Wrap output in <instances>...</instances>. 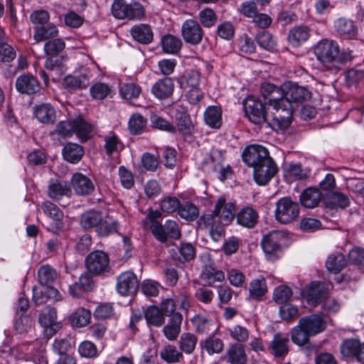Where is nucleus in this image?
Instances as JSON below:
<instances>
[{
	"label": "nucleus",
	"instance_id": "1",
	"mask_svg": "<svg viewBox=\"0 0 364 364\" xmlns=\"http://www.w3.org/2000/svg\"><path fill=\"white\" fill-rule=\"evenodd\" d=\"M262 96L268 100L269 107L279 112L283 119V127H288L291 122L294 111L300 105L311 97V92L304 86L292 82H286L278 87L264 82L260 86Z\"/></svg>",
	"mask_w": 364,
	"mask_h": 364
},
{
	"label": "nucleus",
	"instance_id": "2",
	"mask_svg": "<svg viewBox=\"0 0 364 364\" xmlns=\"http://www.w3.org/2000/svg\"><path fill=\"white\" fill-rule=\"evenodd\" d=\"M263 103L260 99L248 96L243 102V107L245 116L250 122L255 124L263 125L272 127L273 129H284L283 127V119L277 117H282L279 112L272 109L268 104V100L264 98Z\"/></svg>",
	"mask_w": 364,
	"mask_h": 364
},
{
	"label": "nucleus",
	"instance_id": "3",
	"mask_svg": "<svg viewBox=\"0 0 364 364\" xmlns=\"http://www.w3.org/2000/svg\"><path fill=\"white\" fill-rule=\"evenodd\" d=\"M317 60L328 70L338 71L342 65L352 60L353 56L349 49L340 50L338 43L333 40L324 39L314 48Z\"/></svg>",
	"mask_w": 364,
	"mask_h": 364
},
{
	"label": "nucleus",
	"instance_id": "4",
	"mask_svg": "<svg viewBox=\"0 0 364 364\" xmlns=\"http://www.w3.org/2000/svg\"><path fill=\"white\" fill-rule=\"evenodd\" d=\"M326 328L325 319L319 314H311L301 317L298 324L291 331L294 343L303 346L307 344L311 336H316Z\"/></svg>",
	"mask_w": 364,
	"mask_h": 364
},
{
	"label": "nucleus",
	"instance_id": "5",
	"mask_svg": "<svg viewBox=\"0 0 364 364\" xmlns=\"http://www.w3.org/2000/svg\"><path fill=\"white\" fill-rule=\"evenodd\" d=\"M79 225L84 230H95L100 237H107L117 232L119 224L109 216L104 217L101 211L92 209L82 213Z\"/></svg>",
	"mask_w": 364,
	"mask_h": 364
},
{
	"label": "nucleus",
	"instance_id": "6",
	"mask_svg": "<svg viewBox=\"0 0 364 364\" xmlns=\"http://www.w3.org/2000/svg\"><path fill=\"white\" fill-rule=\"evenodd\" d=\"M213 215L214 222L210 229L211 237L216 242L224 239L223 250L225 255H228V241L225 239V228L224 225L218 223L216 220L218 218V220L228 221V207L225 197H221L218 200Z\"/></svg>",
	"mask_w": 364,
	"mask_h": 364
},
{
	"label": "nucleus",
	"instance_id": "7",
	"mask_svg": "<svg viewBox=\"0 0 364 364\" xmlns=\"http://www.w3.org/2000/svg\"><path fill=\"white\" fill-rule=\"evenodd\" d=\"M299 212V204L290 197L281 198L275 203L274 218L280 224L287 225L296 220Z\"/></svg>",
	"mask_w": 364,
	"mask_h": 364
},
{
	"label": "nucleus",
	"instance_id": "8",
	"mask_svg": "<svg viewBox=\"0 0 364 364\" xmlns=\"http://www.w3.org/2000/svg\"><path fill=\"white\" fill-rule=\"evenodd\" d=\"M284 239V232L279 230H272L263 235L261 247L268 260L275 261L280 257L281 243Z\"/></svg>",
	"mask_w": 364,
	"mask_h": 364
},
{
	"label": "nucleus",
	"instance_id": "9",
	"mask_svg": "<svg viewBox=\"0 0 364 364\" xmlns=\"http://www.w3.org/2000/svg\"><path fill=\"white\" fill-rule=\"evenodd\" d=\"M242 158L245 164L253 171L271 158L268 149L259 144L247 146L242 153Z\"/></svg>",
	"mask_w": 364,
	"mask_h": 364
},
{
	"label": "nucleus",
	"instance_id": "10",
	"mask_svg": "<svg viewBox=\"0 0 364 364\" xmlns=\"http://www.w3.org/2000/svg\"><path fill=\"white\" fill-rule=\"evenodd\" d=\"M85 265L88 272L95 275L104 274L110 269L109 257L101 250L90 252L85 258Z\"/></svg>",
	"mask_w": 364,
	"mask_h": 364
},
{
	"label": "nucleus",
	"instance_id": "11",
	"mask_svg": "<svg viewBox=\"0 0 364 364\" xmlns=\"http://www.w3.org/2000/svg\"><path fill=\"white\" fill-rule=\"evenodd\" d=\"M236 218L237 223L247 228H253L258 221L257 212L250 207H245L235 215V203H229V221Z\"/></svg>",
	"mask_w": 364,
	"mask_h": 364
},
{
	"label": "nucleus",
	"instance_id": "12",
	"mask_svg": "<svg viewBox=\"0 0 364 364\" xmlns=\"http://www.w3.org/2000/svg\"><path fill=\"white\" fill-rule=\"evenodd\" d=\"M181 35L186 43L197 46L201 43L204 33L197 21L187 19L181 26Z\"/></svg>",
	"mask_w": 364,
	"mask_h": 364
},
{
	"label": "nucleus",
	"instance_id": "13",
	"mask_svg": "<svg viewBox=\"0 0 364 364\" xmlns=\"http://www.w3.org/2000/svg\"><path fill=\"white\" fill-rule=\"evenodd\" d=\"M200 80V73L195 70H190L179 80L181 87L188 90L190 92V97L195 102L200 101L203 97L198 90Z\"/></svg>",
	"mask_w": 364,
	"mask_h": 364
},
{
	"label": "nucleus",
	"instance_id": "14",
	"mask_svg": "<svg viewBox=\"0 0 364 364\" xmlns=\"http://www.w3.org/2000/svg\"><path fill=\"white\" fill-rule=\"evenodd\" d=\"M278 168L271 157L253 171L255 182L259 186L266 185L277 173Z\"/></svg>",
	"mask_w": 364,
	"mask_h": 364
},
{
	"label": "nucleus",
	"instance_id": "15",
	"mask_svg": "<svg viewBox=\"0 0 364 364\" xmlns=\"http://www.w3.org/2000/svg\"><path fill=\"white\" fill-rule=\"evenodd\" d=\"M139 287L136 276L129 271L124 272L117 277V291L122 296L134 294Z\"/></svg>",
	"mask_w": 364,
	"mask_h": 364
},
{
	"label": "nucleus",
	"instance_id": "16",
	"mask_svg": "<svg viewBox=\"0 0 364 364\" xmlns=\"http://www.w3.org/2000/svg\"><path fill=\"white\" fill-rule=\"evenodd\" d=\"M56 309L50 306H46L39 314V323L46 328L47 336H53L60 328L61 326L56 321Z\"/></svg>",
	"mask_w": 364,
	"mask_h": 364
},
{
	"label": "nucleus",
	"instance_id": "17",
	"mask_svg": "<svg viewBox=\"0 0 364 364\" xmlns=\"http://www.w3.org/2000/svg\"><path fill=\"white\" fill-rule=\"evenodd\" d=\"M301 294L309 305L316 306L326 297L327 289L323 282H313L302 291Z\"/></svg>",
	"mask_w": 364,
	"mask_h": 364
},
{
	"label": "nucleus",
	"instance_id": "18",
	"mask_svg": "<svg viewBox=\"0 0 364 364\" xmlns=\"http://www.w3.org/2000/svg\"><path fill=\"white\" fill-rule=\"evenodd\" d=\"M16 88L21 94L34 95L41 90L38 80L31 74H23L16 80Z\"/></svg>",
	"mask_w": 364,
	"mask_h": 364
},
{
	"label": "nucleus",
	"instance_id": "19",
	"mask_svg": "<svg viewBox=\"0 0 364 364\" xmlns=\"http://www.w3.org/2000/svg\"><path fill=\"white\" fill-rule=\"evenodd\" d=\"M61 299L58 289L50 286L33 288V300L36 306L43 305L49 300L60 301Z\"/></svg>",
	"mask_w": 364,
	"mask_h": 364
},
{
	"label": "nucleus",
	"instance_id": "20",
	"mask_svg": "<svg viewBox=\"0 0 364 364\" xmlns=\"http://www.w3.org/2000/svg\"><path fill=\"white\" fill-rule=\"evenodd\" d=\"M71 183L75 193L79 196H89L95 191V185L92 180L81 173L73 174Z\"/></svg>",
	"mask_w": 364,
	"mask_h": 364
},
{
	"label": "nucleus",
	"instance_id": "21",
	"mask_svg": "<svg viewBox=\"0 0 364 364\" xmlns=\"http://www.w3.org/2000/svg\"><path fill=\"white\" fill-rule=\"evenodd\" d=\"M90 72L85 70L79 75H68L63 79V86L69 90L86 88L90 85Z\"/></svg>",
	"mask_w": 364,
	"mask_h": 364
},
{
	"label": "nucleus",
	"instance_id": "22",
	"mask_svg": "<svg viewBox=\"0 0 364 364\" xmlns=\"http://www.w3.org/2000/svg\"><path fill=\"white\" fill-rule=\"evenodd\" d=\"M174 82L171 77H164L158 80L151 87V92L159 100L170 97L173 92Z\"/></svg>",
	"mask_w": 364,
	"mask_h": 364
},
{
	"label": "nucleus",
	"instance_id": "23",
	"mask_svg": "<svg viewBox=\"0 0 364 364\" xmlns=\"http://www.w3.org/2000/svg\"><path fill=\"white\" fill-rule=\"evenodd\" d=\"M42 209L44 213L53 220L52 223L53 231L62 230L64 227L63 223V212L55 204L50 201L44 202L42 204Z\"/></svg>",
	"mask_w": 364,
	"mask_h": 364
},
{
	"label": "nucleus",
	"instance_id": "24",
	"mask_svg": "<svg viewBox=\"0 0 364 364\" xmlns=\"http://www.w3.org/2000/svg\"><path fill=\"white\" fill-rule=\"evenodd\" d=\"M333 26L336 33L348 39H354L358 36V28L353 21L341 17L334 21Z\"/></svg>",
	"mask_w": 364,
	"mask_h": 364
},
{
	"label": "nucleus",
	"instance_id": "25",
	"mask_svg": "<svg viewBox=\"0 0 364 364\" xmlns=\"http://www.w3.org/2000/svg\"><path fill=\"white\" fill-rule=\"evenodd\" d=\"M132 38L139 43L149 44L153 41V31L148 24L140 23L130 30Z\"/></svg>",
	"mask_w": 364,
	"mask_h": 364
},
{
	"label": "nucleus",
	"instance_id": "26",
	"mask_svg": "<svg viewBox=\"0 0 364 364\" xmlns=\"http://www.w3.org/2000/svg\"><path fill=\"white\" fill-rule=\"evenodd\" d=\"M289 340L287 336H284L281 333L274 335L271 341L269 350L275 357H284L289 352Z\"/></svg>",
	"mask_w": 364,
	"mask_h": 364
},
{
	"label": "nucleus",
	"instance_id": "27",
	"mask_svg": "<svg viewBox=\"0 0 364 364\" xmlns=\"http://www.w3.org/2000/svg\"><path fill=\"white\" fill-rule=\"evenodd\" d=\"M84 149L75 143H67L62 151L63 159L69 163H78L84 155Z\"/></svg>",
	"mask_w": 364,
	"mask_h": 364
},
{
	"label": "nucleus",
	"instance_id": "28",
	"mask_svg": "<svg viewBox=\"0 0 364 364\" xmlns=\"http://www.w3.org/2000/svg\"><path fill=\"white\" fill-rule=\"evenodd\" d=\"M176 130L183 136H191L194 126L190 115L186 112H177L176 114Z\"/></svg>",
	"mask_w": 364,
	"mask_h": 364
},
{
	"label": "nucleus",
	"instance_id": "29",
	"mask_svg": "<svg viewBox=\"0 0 364 364\" xmlns=\"http://www.w3.org/2000/svg\"><path fill=\"white\" fill-rule=\"evenodd\" d=\"M324 203L331 209L345 208L349 205L350 200L341 192H331L324 198Z\"/></svg>",
	"mask_w": 364,
	"mask_h": 364
},
{
	"label": "nucleus",
	"instance_id": "30",
	"mask_svg": "<svg viewBox=\"0 0 364 364\" xmlns=\"http://www.w3.org/2000/svg\"><path fill=\"white\" fill-rule=\"evenodd\" d=\"M309 38V28L306 26H297L292 28L288 35V41L294 47L300 46Z\"/></svg>",
	"mask_w": 364,
	"mask_h": 364
},
{
	"label": "nucleus",
	"instance_id": "31",
	"mask_svg": "<svg viewBox=\"0 0 364 364\" xmlns=\"http://www.w3.org/2000/svg\"><path fill=\"white\" fill-rule=\"evenodd\" d=\"M321 199V193L318 188H309L300 196V203L307 208H314L318 205Z\"/></svg>",
	"mask_w": 364,
	"mask_h": 364
},
{
	"label": "nucleus",
	"instance_id": "32",
	"mask_svg": "<svg viewBox=\"0 0 364 364\" xmlns=\"http://www.w3.org/2000/svg\"><path fill=\"white\" fill-rule=\"evenodd\" d=\"M205 124L213 129H219L222 125V110L218 106H210L204 112Z\"/></svg>",
	"mask_w": 364,
	"mask_h": 364
},
{
	"label": "nucleus",
	"instance_id": "33",
	"mask_svg": "<svg viewBox=\"0 0 364 364\" xmlns=\"http://www.w3.org/2000/svg\"><path fill=\"white\" fill-rule=\"evenodd\" d=\"M144 318L149 326L160 327L165 323V316L156 306H149L144 312Z\"/></svg>",
	"mask_w": 364,
	"mask_h": 364
},
{
	"label": "nucleus",
	"instance_id": "34",
	"mask_svg": "<svg viewBox=\"0 0 364 364\" xmlns=\"http://www.w3.org/2000/svg\"><path fill=\"white\" fill-rule=\"evenodd\" d=\"M58 35V30L53 23L46 26H38L34 28L33 38L36 42H41L49 38H55Z\"/></svg>",
	"mask_w": 364,
	"mask_h": 364
},
{
	"label": "nucleus",
	"instance_id": "35",
	"mask_svg": "<svg viewBox=\"0 0 364 364\" xmlns=\"http://www.w3.org/2000/svg\"><path fill=\"white\" fill-rule=\"evenodd\" d=\"M360 343V341L355 338L343 341L340 346V351L343 357L355 359L358 361Z\"/></svg>",
	"mask_w": 364,
	"mask_h": 364
},
{
	"label": "nucleus",
	"instance_id": "36",
	"mask_svg": "<svg viewBox=\"0 0 364 364\" xmlns=\"http://www.w3.org/2000/svg\"><path fill=\"white\" fill-rule=\"evenodd\" d=\"M74 134L80 139L81 142L87 141L91 137L92 126L82 118L73 119Z\"/></svg>",
	"mask_w": 364,
	"mask_h": 364
},
{
	"label": "nucleus",
	"instance_id": "37",
	"mask_svg": "<svg viewBox=\"0 0 364 364\" xmlns=\"http://www.w3.org/2000/svg\"><path fill=\"white\" fill-rule=\"evenodd\" d=\"M39 283L43 286H50L53 284L58 277V273L50 265L41 266L38 271Z\"/></svg>",
	"mask_w": 364,
	"mask_h": 364
},
{
	"label": "nucleus",
	"instance_id": "38",
	"mask_svg": "<svg viewBox=\"0 0 364 364\" xmlns=\"http://www.w3.org/2000/svg\"><path fill=\"white\" fill-rule=\"evenodd\" d=\"M159 355L161 359L168 364L179 363L183 358L182 352L171 344L164 346Z\"/></svg>",
	"mask_w": 364,
	"mask_h": 364
},
{
	"label": "nucleus",
	"instance_id": "39",
	"mask_svg": "<svg viewBox=\"0 0 364 364\" xmlns=\"http://www.w3.org/2000/svg\"><path fill=\"white\" fill-rule=\"evenodd\" d=\"M34 114L38 120L43 124L53 123L55 119V111L49 104H42L36 107Z\"/></svg>",
	"mask_w": 364,
	"mask_h": 364
},
{
	"label": "nucleus",
	"instance_id": "40",
	"mask_svg": "<svg viewBox=\"0 0 364 364\" xmlns=\"http://www.w3.org/2000/svg\"><path fill=\"white\" fill-rule=\"evenodd\" d=\"M200 278L208 285L220 282L225 278L223 272L215 269L211 264H205L200 274Z\"/></svg>",
	"mask_w": 364,
	"mask_h": 364
},
{
	"label": "nucleus",
	"instance_id": "41",
	"mask_svg": "<svg viewBox=\"0 0 364 364\" xmlns=\"http://www.w3.org/2000/svg\"><path fill=\"white\" fill-rule=\"evenodd\" d=\"M212 160L214 163L213 171L218 174V178L221 181L224 182L227 178L228 169L224 167L223 163L225 161V153L219 150H215L213 152L211 156Z\"/></svg>",
	"mask_w": 364,
	"mask_h": 364
},
{
	"label": "nucleus",
	"instance_id": "42",
	"mask_svg": "<svg viewBox=\"0 0 364 364\" xmlns=\"http://www.w3.org/2000/svg\"><path fill=\"white\" fill-rule=\"evenodd\" d=\"M346 264L347 261L345 256L340 252L330 255L326 262L327 269L335 274L341 271Z\"/></svg>",
	"mask_w": 364,
	"mask_h": 364
},
{
	"label": "nucleus",
	"instance_id": "43",
	"mask_svg": "<svg viewBox=\"0 0 364 364\" xmlns=\"http://www.w3.org/2000/svg\"><path fill=\"white\" fill-rule=\"evenodd\" d=\"M161 43L163 50L171 54H176L179 52L182 46L181 39L171 34L163 36Z\"/></svg>",
	"mask_w": 364,
	"mask_h": 364
},
{
	"label": "nucleus",
	"instance_id": "44",
	"mask_svg": "<svg viewBox=\"0 0 364 364\" xmlns=\"http://www.w3.org/2000/svg\"><path fill=\"white\" fill-rule=\"evenodd\" d=\"M105 149L107 155L112 156L115 152H119L123 149V144L114 133H109L104 136Z\"/></svg>",
	"mask_w": 364,
	"mask_h": 364
},
{
	"label": "nucleus",
	"instance_id": "45",
	"mask_svg": "<svg viewBox=\"0 0 364 364\" xmlns=\"http://www.w3.org/2000/svg\"><path fill=\"white\" fill-rule=\"evenodd\" d=\"M198 341L197 337L191 333H183L180 337L178 346L181 352L186 354H191L195 348Z\"/></svg>",
	"mask_w": 364,
	"mask_h": 364
},
{
	"label": "nucleus",
	"instance_id": "46",
	"mask_svg": "<svg viewBox=\"0 0 364 364\" xmlns=\"http://www.w3.org/2000/svg\"><path fill=\"white\" fill-rule=\"evenodd\" d=\"M90 311L83 308L77 309L70 316V321L72 325L77 328L87 326L90 323Z\"/></svg>",
	"mask_w": 364,
	"mask_h": 364
},
{
	"label": "nucleus",
	"instance_id": "47",
	"mask_svg": "<svg viewBox=\"0 0 364 364\" xmlns=\"http://www.w3.org/2000/svg\"><path fill=\"white\" fill-rule=\"evenodd\" d=\"M146 119L140 114H133L129 121V130L132 134H139L146 127Z\"/></svg>",
	"mask_w": 364,
	"mask_h": 364
},
{
	"label": "nucleus",
	"instance_id": "48",
	"mask_svg": "<svg viewBox=\"0 0 364 364\" xmlns=\"http://www.w3.org/2000/svg\"><path fill=\"white\" fill-rule=\"evenodd\" d=\"M267 291V287L264 277L254 279L250 282L249 292L252 298L259 299L264 295Z\"/></svg>",
	"mask_w": 364,
	"mask_h": 364
},
{
	"label": "nucleus",
	"instance_id": "49",
	"mask_svg": "<svg viewBox=\"0 0 364 364\" xmlns=\"http://www.w3.org/2000/svg\"><path fill=\"white\" fill-rule=\"evenodd\" d=\"M246 360L243 345L242 343L233 345L229 350V361L232 364H245Z\"/></svg>",
	"mask_w": 364,
	"mask_h": 364
},
{
	"label": "nucleus",
	"instance_id": "50",
	"mask_svg": "<svg viewBox=\"0 0 364 364\" xmlns=\"http://www.w3.org/2000/svg\"><path fill=\"white\" fill-rule=\"evenodd\" d=\"M70 188L65 182H56L48 186V196L50 198L59 200L63 196L68 195Z\"/></svg>",
	"mask_w": 364,
	"mask_h": 364
},
{
	"label": "nucleus",
	"instance_id": "51",
	"mask_svg": "<svg viewBox=\"0 0 364 364\" xmlns=\"http://www.w3.org/2000/svg\"><path fill=\"white\" fill-rule=\"evenodd\" d=\"M65 47V43L63 39L55 38L45 43L44 51L48 55L56 56L64 50Z\"/></svg>",
	"mask_w": 364,
	"mask_h": 364
},
{
	"label": "nucleus",
	"instance_id": "52",
	"mask_svg": "<svg viewBox=\"0 0 364 364\" xmlns=\"http://www.w3.org/2000/svg\"><path fill=\"white\" fill-rule=\"evenodd\" d=\"M120 95L122 98L132 100L138 98L141 94V87L134 82L125 83L120 87Z\"/></svg>",
	"mask_w": 364,
	"mask_h": 364
},
{
	"label": "nucleus",
	"instance_id": "53",
	"mask_svg": "<svg viewBox=\"0 0 364 364\" xmlns=\"http://www.w3.org/2000/svg\"><path fill=\"white\" fill-rule=\"evenodd\" d=\"M90 94L94 99L102 100L110 95L111 87L103 82H97L90 87Z\"/></svg>",
	"mask_w": 364,
	"mask_h": 364
},
{
	"label": "nucleus",
	"instance_id": "54",
	"mask_svg": "<svg viewBox=\"0 0 364 364\" xmlns=\"http://www.w3.org/2000/svg\"><path fill=\"white\" fill-rule=\"evenodd\" d=\"M191 321L197 332L201 333H208L212 325L211 320L208 316L202 314L194 316Z\"/></svg>",
	"mask_w": 364,
	"mask_h": 364
},
{
	"label": "nucleus",
	"instance_id": "55",
	"mask_svg": "<svg viewBox=\"0 0 364 364\" xmlns=\"http://www.w3.org/2000/svg\"><path fill=\"white\" fill-rule=\"evenodd\" d=\"M178 213L182 218L191 221L196 220L199 214L197 206L191 203L181 204Z\"/></svg>",
	"mask_w": 364,
	"mask_h": 364
},
{
	"label": "nucleus",
	"instance_id": "56",
	"mask_svg": "<svg viewBox=\"0 0 364 364\" xmlns=\"http://www.w3.org/2000/svg\"><path fill=\"white\" fill-rule=\"evenodd\" d=\"M198 20L204 27L210 28L216 23L217 16L213 9L207 7L199 12Z\"/></svg>",
	"mask_w": 364,
	"mask_h": 364
},
{
	"label": "nucleus",
	"instance_id": "57",
	"mask_svg": "<svg viewBox=\"0 0 364 364\" xmlns=\"http://www.w3.org/2000/svg\"><path fill=\"white\" fill-rule=\"evenodd\" d=\"M292 296L291 289L286 285H280L275 288L273 299L277 304H286Z\"/></svg>",
	"mask_w": 364,
	"mask_h": 364
},
{
	"label": "nucleus",
	"instance_id": "58",
	"mask_svg": "<svg viewBox=\"0 0 364 364\" xmlns=\"http://www.w3.org/2000/svg\"><path fill=\"white\" fill-rule=\"evenodd\" d=\"M127 16L129 20H140L145 15L144 6L139 2L127 4Z\"/></svg>",
	"mask_w": 364,
	"mask_h": 364
},
{
	"label": "nucleus",
	"instance_id": "59",
	"mask_svg": "<svg viewBox=\"0 0 364 364\" xmlns=\"http://www.w3.org/2000/svg\"><path fill=\"white\" fill-rule=\"evenodd\" d=\"M111 11L112 16L117 19H125L127 16V4L124 0H114Z\"/></svg>",
	"mask_w": 364,
	"mask_h": 364
},
{
	"label": "nucleus",
	"instance_id": "60",
	"mask_svg": "<svg viewBox=\"0 0 364 364\" xmlns=\"http://www.w3.org/2000/svg\"><path fill=\"white\" fill-rule=\"evenodd\" d=\"M181 203L179 200L176 197L166 196L161 201V209L163 212L172 213L178 211Z\"/></svg>",
	"mask_w": 364,
	"mask_h": 364
},
{
	"label": "nucleus",
	"instance_id": "61",
	"mask_svg": "<svg viewBox=\"0 0 364 364\" xmlns=\"http://www.w3.org/2000/svg\"><path fill=\"white\" fill-rule=\"evenodd\" d=\"M256 40L259 46L264 49H272L276 45L273 36L267 31H262L256 36Z\"/></svg>",
	"mask_w": 364,
	"mask_h": 364
},
{
	"label": "nucleus",
	"instance_id": "62",
	"mask_svg": "<svg viewBox=\"0 0 364 364\" xmlns=\"http://www.w3.org/2000/svg\"><path fill=\"white\" fill-rule=\"evenodd\" d=\"M279 309V315L282 320L291 321L299 316L298 308L288 304H284Z\"/></svg>",
	"mask_w": 364,
	"mask_h": 364
},
{
	"label": "nucleus",
	"instance_id": "63",
	"mask_svg": "<svg viewBox=\"0 0 364 364\" xmlns=\"http://www.w3.org/2000/svg\"><path fill=\"white\" fill-rule=\"evenodd\" d=\"M33 326V319L29 316H23L18 318L14 323V328L18 333L28 332Z\"/></svg>",
	"mask_w": 364,
	"mask_h": 364
},
{
	"label": "nucleus",
	"instance_id": "64",
	"mask_svg": "<svg viewBox=\"0 0 364 364\" xmlns=\"http://www.w3.org/2000/svg\"><path fill=\"white\" fill-rule=\"evenodd\" d=\"M348 261L350 264L364 267V249L354 248L348 253Z\"/></svg>",
	"mask_w": 364,
	"mask_h": 364
}]
</instances>
